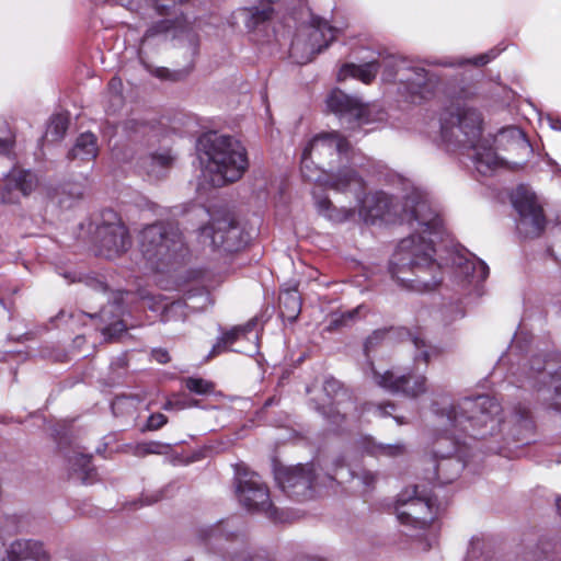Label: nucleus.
Masks as SVG:
<instances>
[{
  "mask_svg": "<svg viewBox=\"0 0 561 561\" xmlns=\"http://www.w3.org/2000/svg\"><path fill=\"white\" fill-rule=\"evenodd\" d=\"M313 196L318 213L336 224L352 220L356 210L366 224H374L390 213L398 215L414 232L399 242L392 255L389 265L392 278L399 286L417 293L434 290L440 284L442 267L434 259L432 237L440 234L443 220L424 191L413 186L404 195L400 211L383 192L362 194L355 198V207H336L327 196Z\"/></svg>",
  "mask_w": 561,
  "mask_h": 561,
  "instance_id": "obj_1",
  "label": "nucleus"
},
{
  "mask_svg": "<svg viewBox=\"0 0 561 561\" xmlns=\"http://www.w3.org/2000/svg\"><path fill=\"white\" fill-rule=\"evenodd\" d=\"M431 411L436 417L437 432L433 453L439 459L435 467V479L440 484L453 482L463 469L466 436L485 438L503 432V426L508 424L516 440H527L526 433H531L534 427L526 407L515 408L505 421L501 416L502 407L489 396L467 397L458 401L442 397L433 400Z\"/></svg>",
  "mask_w": 561,
  "mask_h": 561,
  "instance_id": "obj_2",
  "label": "nucleus"
},
{
  "mask_svg": "<svg viewBox=\"0 0 561 561\" xmlns=\"http://www.w3.org/2000/svg\"><path fill=\"white\" fill-rule=\"evenodd\" d=\"M481 115L470 107L447 111L442 117L440 137L450 148L470 149L477 171L489 175L503 164L489 140L481 139Z\"/></svg>",
  "mask_w": 561,
  "mask_h": 561,
  "instance_id": "obj_3",
  "label": "nucleus"
},
{
  "mask_svg": "<svg viewBox=\"0 0 561 561\" xmlns=\"http://www.w3.org/2000/svg\"><path fill=\"white\" fill-rule=\"evenodd\" d=\"M203 175L213 186L239 180L248 168L244 147L229 136L216 131L203 134L196 145Z\"/></svg>",
  "mask_w": 561,
  "mask_h": 561,
  "instance_id": "obj_4",
  "label": "nucleus"
},
{
  "mask_svg": "<svg viewBox=\"0 0 561 561\" xmlns=\"http://www.w3.org/2000/svg\"><path fill=\"white\" fill-rule=\"evenodd\" d=\"M139 247L144 259L156 271H162L186 251L179 227L164 221L146 226L139 234Z\"/></svg>",
  "mask_w": 561,
  "mask_h": 561,
  "instance_id": "obj_5",
  "label": "nucleus"
},
{
  "mask_svg": "<svg viewBox=\"0 0 561 561\" xmlns=\"http://www.w3.org/2000/svg\"><path fill=\"white\" fill-rule=\"evenodd\" d=\"M529 386L546 409L561 413V365L536 356L525 371L522 386Z\"/></svg>",
  "mask_w": 561,
  "mask_h": 561,
  "instance_id": "obj_6",
  "label": "nucleus"
},
{
  "mask_svg": "<svg viewBox=\"0 0 561 561\" xmlns=\"http://www.w3.org/2000/svg\"><path fill=\"white\" fill-rule=\"evenodd\" d=\"M381 66L383 81L403 84L413 102L416 96L426 99L438 84V77L435 73L423 67L410 65L401 58L388 57L382 60Z\"/></svg>",
  "mask_w": 561,
  "mask_h": 561,
  "instance_id": "obj_7",
  "label": "nucleus"
},
{
  "mask_svg": "<svg viewBox=\"0 0 561 561\" xmlns=\"http://www.w3.org/2000/svg\"><path fill=\"white\" fill-rule=\"evenodd\" d=\"M340 30L320 16L312 15L308 25L295 35L289 54L297 64H307L325 49L337 36Z\"/></svg>",
  "mask_w": 561,
  "mask_h": 561,
  "instance_id": "obj_8",
  "label": "nucleus"
},
{
  "mask_svg": "<svg viewBox=\"0 0 561 561\" xmlns=\"http://www.w3.org/2000/svg\"><path fill=\"white\" fill-rule=\"evenodd\" d=\"M396 514L401 524L415 528H424L436 516V506L433 499L425 492H420L419 486L405 489L398 494L396 501Z\"/></svg>",
  "mask_w": 561,
  "mask_h": 561,
  "instance_id": "obj_9",
  "label": "nucleus"
},
{
  "mask_svg": "<svg viewBox=\"0 0 561 561\" xmlns=\"http://www.w3.org/2000/svg\"><path fill=\"white\" fill-rule=\"evenodd\" d=\"M236 493L240 504L249 512L261 513L271 519H277V512L271 502L268 489L257 473L248 470L238 471Z\"/></svg>",
  "mask_w": 561,
  "mask_h": 561,
  "instance_id": "obj_10",
  "label": "nucleus"
},
{
  "mask_svg": "<svg viewBox=\"0 0 561 561\" xmlns=\"http://www.w3.org/2000/svg\"><path fill=\"white\" fill-rule=\"evenodd\" d=\"M199 242L213 250L222 249L236 252L244 247L248 239L241 228L229 217L214 218L208 225L198 230Z\"/></svg>",
  "mask_w": 561,
  "mask_h": 561,
  "instance_id": "obj_11",
  "label": "nucleus"
},
{
  "mask_svg": "<svg viewBox=\"0 0 561 561\" xmlns=\"http://www.w3.org/2000/svg\"><path fill=\"white\" fill-rule=\"evenodd\" d=\"M512 204L519 215L516 224L518 232L526 238L540 236L546 220L536 195L528 187L520 185L512 194Z\"/></svg>",
  "mask_w": 561,
  "mask_h": 561,
  "instance_id": "obj_12",
  "label": "nucleus"
},
{
  "mask_svg": "<svg viewBox=\"0 0 561 561\" xmlns=\"http://www.w3.org/2000/svg\"><path fill=\"white\" fill-rule=\"evenodd\" d=\"M106 216L108 220L98 227L96 238L100 254L113 259L126 252L131 245V240L127 228L115 213L108 211Z\"/></svg>",
  "mask_w": 561,
  "mask_h": 561,
  "instance_id": "obj_13",
  "label": "nucleus"
},
{
  "mask_svg": "<svg viewBox=\"0 0 561 561\" xmlns=\"http://www.w3.org/2000/svg\"><path fill=\"white\" fill-rule=\"evenodd\" d=\"M325 103L328 110L337 115L342 122L347 123L350 128L370 122L369 105L359 98L348 95L340 89L332 90L327 96Z\"/></svg>",
  "mask_w": 561,
  "mask_h": 561,
  "instance_id": "obj_14",
  "label": "nucleus"
},
{
  "mask_svg": "<svg viewBox=\"0 0 561 561\" xmlns=\"http://www.w3.org/2000/svg\"><path fill=\"white\" fill-rule=\"evenodd\" d=\"M367 374L380 388L391 393H403L407 397L416 398L427 391L426 377L424 375H400L391 370L378 371L373 363H369Z\"/></svg>",
  "mask_w": 561,
  "mask_h": 561,
  "instance_id": "obj_15",
  "label": "nucleus"
},
{
  "mask_svg": "<svg viewBox=\"0 0 561 561\" xmlns=\"http://www.w3.org/2000/svg\"><path fill=\"white\" fill-rule=\"evenodd\" d=\"M350 150V142L336 131L314 136L304 149L319 163L328 161L331 168L334 162L343 163L344 160H348Z\"/></svg>",
  "mask_w": 561,
  "mask_h": 561,
  "instance_id": "obj_16",
  "label": "nucleus"
},
{
  "mask_svg": "<svg viewBox=\"0 0 561 561\" xmlns=\"http://www.w3.org/2000/svg\"><path fill=\"white\" fill-rule=\"evenodd\" d=\"M275 479L288 496L297 500H305L312 496L314 481L312 465L279 468L275 471Z\"/></svg>",
  "mask_w": 561,
  "mask_h": 561,
  "instance_id": "obj_17",
  "label": "nucleus"
},
{
  "mask_svg": "<svg viewBox=\"0 0 561 561\" xmlns=\"http://www.w3.org/2000/svg\"><path fill=\"white\" fill-rule=\"evenodd\" d=\"M323 186L336 193L358 198L366 190V182L354 165L343 164L336 171L333 170V167L328 171Z\"/></svg>",
  "mask_w": 561,
  "mask_h": 561,
  "instance_id": "obj_18",
  "label": "nucleus"
},
{
  "mask_svg": "<svg viewBox=\"0 0 561 561\" xmlns=\"http://www.w3.org/2000/svg\"><path fill=\"white\" fill-rule=\"evenodd\" d=\"M37 179L28 170L13 169L5 179V184L0 192V203H18L20 196H27L36 187Z\"/></svg>",
  "mask_w": 561,
  "mask_h": 561,
  "instance_id": "obj_19",
  "label": "nucleus"
},
{
  "mask_svg": "<svg viewBox=\"0 0 561 561\" xmlns=\"http://www.w3.org/2000/svg\"><path fill=\"white\" fill-rule=\"evenodd\" d=\"M256 324V319H251L245 324L237 325L231 330L225 332L213 346L208 357L217 356L218 354L227 351L240 353H255L257 351V346L255 344H253L249 350L233 348L232 345L241 340H251V337L257 339V335L254 332Z\"/></svg>",
  "mask_w": 561,
  "mask_h": 561,
  "instance_id": "obj_20",
  "label": "nucleus"
},
{
  "mask_svg": "<svg viewBox=\"0 0 561 561\" xmlns=\"http://www.w3.org/2000/svg\"><path fill=\"white\" fill-rule=\"evenodd\" d=\"M1 561H50V554L42 541L21 538L5 548Z\"/></svg>",
  "mask_w": 561,
  "mask_h": 561,
  "instance_id": "obj_21",
  "label": "nucleus"
},
{
  "mask_svg": "<svg viewBox=\"0 0 561 561\" xmlns=\"http://www.w3.org/2000/svg\"><path fill=\"white\" fill-rule=\"evenodd\" d=\"M199 537L204 542L219 550L224 549V542H243V535L237 528L236 518L201 528Z\"/></svg>",
  "mask_w": 561,
  "mask_h": 561,
  "instance_id": "obj_22",
  "label": "nucleus"
},
{
  "mask_svg": "<svg viewBox=\"0 0 561 561\" xmlns=\"http://www.w3.org/2000/svg\"><path fill=\"white\" fill-rule=\"evenodd\" d=\"M451 260L457 275L468 283L478 284L489 276V266L471 253L456 252Z\"/></svg>",
  "mask_w": 561,
  "mask_h": 561,
  "instance_id": "obj_23",
  "label": "nucleus"
},
{
  "mask_svg": "<svg viewBox=\"0 0 561 561\" xmlns=\"http://www.w3.org/2000/svg\"><path fill=\"white\" fill-rule=\"evenodd\" d=\"M380 65L377 61H369L363 65L344 64L337 73V80L343 81L350 77L369 84L376 78Z\"/></svg>",
  "mask_w": 561,
  "mask_h": 561,
  "instance_id": "obj_24",
  "label": "nucleus"
},
{
  "mask_svg": "<svg viewBox=\"0 0 561 561\" xmlns=\"http://www.w3.org/2000/svg\"><path fill=\"white\" fill-rule=\"evenodd\" d=\"M99 147L96 144V137L92 133L81 134L69 152L70 159H79L81 161H91L96 158Z\"/></svg>",
  "mask_w": 561,
  "mask_h": 561,
  "instance_id": "obj_25",
  "label": "nucleus"
},
{
  "mask_svg": "<svg viewBox=\"0 0 561 561\" xmlns=\"http://www.w3.org/2000/svg\"><path fill=\"white\" fill-rule=\"evenodd\" d=\"M279 310L283 319L296 321L301 311V298L296 288L285 289L279 295Z\"/></svg>",
  "mask_w": 561,
  "mask_h": 561,
  "instance_id": "obj_26",
  "label": "nucleus"
},
{
  "mask_svg": "<svg viewBox=\"0 0 561 561\" xmlns=\"http://www.w3.org/2000/svg\"><path fill=\"white\" fill-rule=\"evenodd\" d=\"M494 142L499 149L504 150L528 147L524 133L515 126L502 128L494 137Z\"/></svg>",
  "mask_w": 561,
  "mask_h": 561,
  "instance_id": "obj_27",
  "label": "nucleus"
},
{
  "mask_svg": "<svg viewBox=\"0 0 561 561\" xmlns=\"http://www.w3.org/2000/svg\"><path fill=\"white\" fill-rule=\"evenodd\" d=\"M312 156L307 154L306 151H302L301 162H300V171L302 176L310 182H314L321 186L324 184V179L327 178L328 172L324 171Z\"/></svg>",
  "mask_w": 561,
  "mask_h": 561,
  "instance_id": "obj_28",
  "label": "nucleus"
},
{
  "mask_svg": "<svg viewBox=\"0 0 561 561\" xmlns=\"http://www.w3.org/2000/svg\"><path fill=\"white\" fill-rule=\"evenodd\" d=\"M70 472L82 483L92 480L94 469L91 466V457L84 454H75L69 458Z\"/></svg>",
  "mask_w": 561,
  "mask_h": 561,
  "instance_id": "obj_29",
  "label": "nucleus"
},
{
  "mask_svg": "<svg viewBox=\"0 0 561 561\" xmlns=\"http://www.w3.org/2000/svg\"><path fill=\"white\" fill-rule=\"evenodd\" d=\"M364 449L374 457H398L405 451L402 444H378L373 438L365 439Z\"/></svg>",
  "mask_w": 561,
  "mask_h": 561,
  "instance_id": "obj_30",
  "label": "nucleus"
},
{
  "mask_svg": "<svg viewBox=\"0 0 561 561\" xmlns=\"http://www.w3.org/2000/svg\"><path fill=\"white\" fill-rule=\"evenodd\" d=\"M193 298L194 297L192 295H187L186 300H176V301L171 302L169 306H167V305L158 306L154 304V305H149V307L154 311L163 309L165 311L167 319H169L170 314L181 313V314L186 316V313H184V309H190L193 311L201 310L204 308L205 302L208 301V296L206 294L201 295V298L203 300L202 305L188 304L187 300H192Z\"/></svg>",
  "mask_w": 561,
  "mask_h": 561,
  "instance_id": "obj_31",
  "label": "nucleus"
},
{
  "mask_svg": "<svg viewBox=\"0 0 561 561\" xmlns=\"http://www.w3.org/2000/svg\"><path fill=\"white\" fill-rule=\"evenodd\" d=\"M409 341L413 345L414 353V362L423 364H428L432 357H435L439 354V350L436 346L427 344L425 339L421 335V333L414 335L409 334Z\"/></svg>",
  "mask_w": 561,
  "mask_h": 561,
  "instance_id": "obj_32",
  "label": "nucleus"
},
{
  "mask_svg": "<svg viewBox=\"0 0 561 561\" xmlns=\"http://www.w3.org/2000/svg\"><path fill=\"white\" fill-rule=\"evenodd\" d=\"M242 12L245 15V25L250 30L259 27L262 23L268 21L273 15V8L270 4H265L261 8L243 9Z\"/></svg>",
  "mask_w": 561,
  "mask_h": 561,
  "instance_id": "obj_33",
  "label": "nucleus"
},
{
  "mask_svg": "<svg viewBox=\"0 0 561 561\" xmlns=\"http://www.w3.org/2000/svg\"><path fill=\"white\" fill-rule=\"evenodd\" d=\"M173 158L169 152H162V153H152L146 164L145 168L148 172V174H152L157 178L162 175V172L170 168L172 164Z\"/></svg>",
  "mask_w": 561,
  "mask_h": 561,
  "instance_id": "obj_34",
  "label": "nucleus"
},
{
  "mask_svg": "<svg viewBox=\"0 0 561 561\" xmlns=\"http://www.w3.org/2000/svg\"><path fill=\"white\" fill-rule=\"evenodd\" d=\"M68 124L69 119L67 115H54L48 124L46 136L49 137L51 141L61 140L68 129Z\"/></svg>",
  "mask_w": 561,
  "mask_h": 561,
  "instance_id": "obj_35",
  "label": "nucleus"
},
{
  "mask_svg": "<svg viewBox=\"0 0 561 561\" xmlns=\"http://www.w3.org/2000/svg\"><path fill=\"white\" fill-rule=\"evenodd\" d=\"M148 70L152 76L172 82L184 80L188 73L185 69L170 70L165 67H148Z\"/></svg>",
  "mask_w": 561,
  "mask_h": 561,
  "instance_id": "obj_36",
  "label": "nucleus"
},
{
  "mask_svg": "<svg viewBox=\"0 0 561 561\" xmlns=\"http://www.w3.org/2000/svg\"><path fill=\"white\" fill-rule=\"evenodd\" d=\"M186 1L187 0H140V9L152 8L159 14H168L171 9Z\"/></svg>",
  "mask_w": 561,
  "mask_h": 561,
  "instance_id": "obj_37",
  "label": "nucleus"
},
{
  "mask_svg": "<svg viewBox=\"0 0 561 561\" xmlns=\"http://www.w3.org/2000/svg\"><path fill=\"white\" fill-rule=\"evenodd\" d=\"M539 561H561V543L557 541H542L539 546Z\"/></svg>",
  "mask_w": 561,
  "mask_h": 561,
  "instance_id": "obj_38",
  "label": "nucleus"
},
{
  "mask_svg": "<svg viewBox=\"0 0 561 561\" xmlns=\"http://www.w3.org/2000/svg\"><path fill=\"white\" fill-rule=\"evenodd\" d=\"M14 136L5 121H0V154H8L12 150Z\"/></svg>",
  "mask_w": 561,
  "mask_h": 561,
  "instance_id": "obj_39",
  "label": "nucleus"
},
{
  "mask_svg": "<svg viewBox=\"0 0 561 561\" xmlns=\"http://www.w3.org/2000/svg\"><path fill=\"white\" fill-rule=\"evenodd\" d=\"M185 387L197 394H207L214 390V385L203 378H187L185 380Z\"/></svg>",
  "mask_w": 561,
  "mask_h": 561,
  "instance_id": "obj_40",
  "label": "nucleus"
},
{
  "mask_svg": "<svg viewBox=\"0 0 561 561\" xmlns=\"http://www.w3.org/2000/svg\"><path fill=\"white\" fill-rule=\"evenodd\" d=\"M364 309L363 306H359L353 310L342 312L341 314H335L332 317V320L330 322V328H339L348 325L356 317L359 316L362 310Z\"/></svg>",
  "mask_w": 561,
  "mask_h": 561,
  "instance_id": "obj_41",
  "label": "nucleus"
},
{
  "mask_svg": "<svg viewBox=\"0 0 561 561\" xmlns=\"http://www.w3.org/2000/svg\"><path fill=\"white\" fill-rule=\"evenodd\" d=\"M350 474L353 479L360 481L365 490H370L375 485L378 478L375 472L365 469L359 471H350Z\"/></svg>",
  "mask_w": 561,
  "mask_h": 561,
  "instance_id": "obj_42",
  "label": "nucleus"
},
{
  "mask_svg": "<svg viewBox=\"0 0 561 561\" xmlns=\"http://www.w3.org/2000/svg\"><path fill=\"white\" fill-rule=\"evenodd\" d=\"M390 331L379 329L374 331L366 340L365 342V352L368 354L370 350H373L375 346L380 344L381 342L389 339Z\"/></svg>",
  "mask_w": 561,
  "mask_h": 561,
  "instance_id": "obj_43",
  "label": "nucleus"
},
{
  "mask_svg": "<svg viewBox=\"0 0 561 561\" xmlns=\"http://www.w3.org/2000/svg\"><path fill=\"white\" fill-rule=\"evenodd\" d=\"M123 83L118 78H112L108 82V94L113 100L115 106H122L123 104Z\"/></svg>",
  "mask_w": 561,
  "mask_h": 561,
  "instance_id": "obj_44",
  "label": "nucleus"
},
{
  "mask_svg": "<svg viewBox=\"0 0 561 561\" xmlns=\"http://www.w3.org/2000/svg\"><path fill=\"white\" fill-rule=\"evenodd\" d=\"M174 25L173 22L170 20H161L154 24H152L145 33L144 39H148L150 37H153L156 35L167 33L171 30V27Z\"/></svg>",
  "mask_w": 561,
  "mask_h": 561,
  "instance_id": "obj_45",
  "label": "nucleus"
},
{
  "mask_svg": "<svg viewBox=\"0 0 561 561\" xmlns=\"http://www.w3.org/2000/svg\"><path fill=\"white\" fill-rule=\"evenodd\" d=\"M229 561H271L263 554H249L247 551L231 552L227 549Z\"/></svg>",
  "mask_w": 561,
  "mask_h": 561,
  "instance_id": "obj_46",
  "label": "nucleus"
},
{
  "mask_svg": "<svg viewBox=\"0 0 561 561\" xmlns=\"http://www.w3.org/2000/svg\"><path fill=\"white\" fill-rule=\"evenodd\" d=\"M126 330H127L126 324L122 320H118V321L111 323L108 327H106L103 330V334L106 337H108L110 340H112V339L119 336Z\"/></svg>",
  "mask_w": 561,
  "mask_h": 561,
  "instance_id": "obj_47",
  "label": "nucleus"
},
{
  "mask_svg": "<svg viewBox=\"0 0 561 561\" xmlns=\"http://www.w3.org/2000/svg\"><path fill=\"white\" fill-rule=\"evenodd\" d=\"M323 390L329 397L337 396L340 392L343 397H346V392L342 390L340 382L334 378H328L324 381Z\"/></svg>",
  "mask_w": 561,
  "mask_h": 561,
  "instance_id": "obj_48",
  "label": "nucleus"
},
{
  "mask_svg": "<svg viewBox=\"0 0 561 561\" xmlns=\"http://www.w3.org/2000/svg\"><path fill=\"white\" fill-rule=\"evenodd\" d=\"M367 411L373 412L378 416H387L391 415V412L394 411V405L390 402L385 404L369 403L367 404Z\"/></svg>",
  "mask_w": 561,
  "mask_h": 561,
  "instance_id": "obj_49",
  "label": "nucleus"
},
{
  "mask_svg": "<svg viewBox=\"0 0 561 561\" xmlns=\"http://www.w3.org/2000/svg\"><path fill=\"white\" fill-rule=\"evenodd\" d=\"M342 401L336 400L332 405H330V415H328V419L331 420L332 423H339L340 419H344L346 414V409L344 407H341Z\"/></svg>",
  "mask_w": 561,
  "mask_h": 561,
  "instance_id": "obj_50",
  "label": "nucleus"
},
{
  "mask_svg": "<svg viewBox=\"0 0 561 561\" xmlns=\"http://www.w3.org/2000/svg\"><path fill=\"white\" fill-rule=\"evenodd\" d=\"M167 421H168V419L164 414L154 413L148 417L146 427L149 431H156V430L161 428L167 423Z\"/></svg>",
  "mask_w": 561,
  "mask_h": 561,
  "instance_id": "obj_51",
  "label": "nucleus"
},
{
  "mask_svg": "<svg viewBox=\"0 0 561 561\" xmlns=\"http://www.w3.org/2000/svg\"><path fill=\"white\" fill-rule=\"evenodd\" d=\"M495 56L496 54L494 53V50H491L486 54L479 55L478 57L474 58L472 62L477 66H483L490 62L492 59H494Z\"/></svg>",
  "mask_w": 561,
  "mask_h": 561,
  "instance_id": "obj_52",
  "label": "nucleus"
},
{
  "mask_svg": "<svg viewBox=\"0 0 561 561\" xmlns=\"http://www.w3.org/2000/svg\"><path fill=\"white\" fill-rule=\"evenodd\" d=\"M152 357L160 364H165L170 360L169 354L164 350H154Z\"/></svg>",
  "mask_w": 561,
  "mask_h": 561,
  "instance_id": "obj_53",
  "label": "nucleus"
},
{
  "mask_svg": "<svg viewBox=\"0 0 561 561\" xmlns=\"http://www.w3.org/2000/svg\"><path fill=\"white\" fill-rule=\"evenodd\" d=\"M129 10H140V0H121Z\"/></svg>",
  "mask_w": 561,
  "mask_h": 561,
  "instance_id": "obj_54",
  "label": "nucleus"
},
{
  "mask_svg": "<svg viewBox=\"0 0 561 561\" xmlns=\"http://www.w3.org/2000/svg\"><path fill=\"white\" fill-rule=\"evenodd\" d=\"M153 446H157V444L156 443H150L148 445L140 446V447H138L137 454L140 455V454L156 453V450L152 448Z\"/></svg>",
  "mask_w": 561,
  "mask_h": 561,
  "instance_id": "obj_55",
  "label": "nucleus"
},
{
  "mask_svg": "<svg viewBox=\"0 0 561 561\" xmlns=\"http://www.w3.org/2000/svg\"><path fill=\"white\" fill-rule=\"evenodd\" d=\"M91 286L95 290H99V291H105L106 290V285L103 282L98 280V279H92L91 280Z\"/></svg>",
  "mask_w": 561,
  "mask_h": 561,
  "instance_id": "obj_56",
  "label": "nucleus"
},
{
  "mask_svg": "<svg viewBox=\"0 0 561 561\" xmlns=\"http://www.w3.org/2000/svg\"><path fill=\"white\" fill-rule=\"evenodd\" d=\"M162 499V492L159 491L152 495V499L147 501V504L156 503Z\"/></svg>",
  "mask_w": 561,
  "mask_h": 561,
  "instance_id": "obj_57",
  "label": "nucleus"
},
{
  "mask_svg": "<svg viewBox=\"0 0 561 561\" xmlns=\"http://www.w3.org/2000/svg\"><path fill=\"white\" fill-rule=\"evenodd\" d=\"M518 340H519V336L516 335L514 341H513V344L510 347V354H512L514 348L517 347Z\"/></svg>",
  "mask_w": 561,
  "mask_h": 561,
  "instance_id": "obj_58",
  "label": "nucleus"
},
{
  "mask_svg": "<svg viewBox=\"0 0 561 561\" xmlns=\"http://www.w3.org/2000/svg\"><path fill=\"white\" fill-rule=\"evenodd\" d=\"M106 314H107V310H106V308H103V309L101 310V317H102L103 319H105V318H106Z\"/></svg>",
  "mask_w": 561,
  "mask_h": 561,
  "instance_id": "obj_59",
  "label": "nucleus"
},
{
  "mask_svg": "<svg viewBox=\"0 0 561 561\" xmlns=\"http://www.w3.org/2000/svg\"><path fill=\"white\" fill-rule=\"evenodd\" d=\"M322 410H323V412H322V413H323L325 416L330 415V411H329V412H327V411H325V407H322Z\"/></svg>",
  "mask_w": 561,
  "mask_h": 561,
  "instance_id": "obj_60",
  "label": "nucleus"
},
{
  "mask_svg": "<svg viewBox=\"0 0 561 561\" xmlns=\"http://www.w3.org/2000/svg\"><path fill=\"white\" fill-rule=\"evenodd\" d=\"M396 420H397V422H398L399 424H403V423H404V422H403V420H402L401 417L396 416Z\"/></svg>",
  "mask_w": 561,
  "mask_h": 561,
  "instance_id": "obj_61",
  "label": "nucleus"
},
{
  "mask_svg": "<svg viewBox=\"0 0 561 561\" xmlns=\"http://www.w3.org/2000/svg\"><path fill=\"white\" fill-rule=\"evenodd\" d=\"M111 103H112V106H113V111H116V107H117V106H115V105H114V103H113V100H112V99H111Z\"/></svg>",
  "mask_w": 561,
  "mask_h": 561,
  "instance_id": "obj_62",
  "label": "nucleus"
},
{
  "mask_svg": "<svg viewBox=\"0 0 561 561\" xmlns=\"http://www.w3.org/2000/svg\"><path fill=\"white\" fill-rule=\"evenodd\" d=\"M13 533H16L19 531L18 527L15 526L13 529H12Z\"/></svg>",
  "mask_w": 561,
  "mask_h": 561,
  "instance_id": "obj_63",
  "label": "nucleus"
},
{
  "mask_svg": "<svg viewBox=\"0 0 561 561\" xmlns=\"http://www.w3.org/2000/svg\"><path fill=\"white\" fill-rule=\"evenodd\" d=\"M84 316H87L89 318H93L94 317L93 314H88V313H84Z\"/></svg>",
  "mask_w": 561,
  "mask_h": 561,
  "instance_id": "obj_64",
  "label": "nucleus"
}]
</instances>
